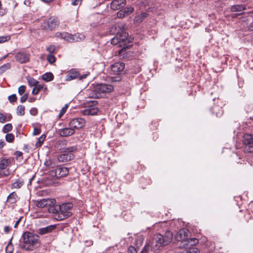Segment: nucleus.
Masks as SVG:
<instances>
[{"mask_svg": "<svg viewBox=\"0 0 253 253\" xmlns=\"http://www.w3.org/2000/svg\"><path fill=\"white\" fill-rule=\"evenodd\" d=\"M172 237V233L169 231H167L164 235L160 233L155 234L150 244L153 253H159L164 247L171 242Z\"/></svg>", "mask_w": 253, "mask_h": 253, "instance_id": "1", "label": "nucleus"}, {"mask_svg": "<svg viewBox=\"0 0 253 253\" xmlns=\"http://www.w3.org/2000/svg\"><path fill=\"white\" fill-rule=\"evenodd\" d=\"M22 238L23 242L20 245V248L25 251H32L40 244L39 235L33 232H24Z\"/></svg>", "mask_w": 253, "mask_h": 253, "instance_id": "2", "label": "nucleus"}, {"mask_svg": "<svg viewBox=\"0 0 253 253\" xmlns=\"http://www.w3.org/2000/svg\"><path fill=\"white\" fill-rule=\"evenodd\" d=\"M114 87L112 85L106 84H98L94 85L90 94V97L94 98H101L106 93L113 91Z\"/></svg>", "mask_w": 253, "mask_h": 253, "instance_id": "3", "label": "nucleus"}, {"mask_svg": "<svg viewBox=\"0 0 253 253\" xmlns=\"http://www.w3.org/2000/svg\"><path fill=\"white\" fill-rule=\"evenodd\" d=\"M73 208V204L71 203H66L59 205L58 207L59 209V215H57L56 219L58 220H62L72 214V213L70 211Z\"/></svg>", "mask_w": 253, "mask_h": 253, "instance_id": "4", "label": "nucleus"}, {"mask_svg": "<svg viewBox=\"0 0 253 253\" xmlns=\"http://www.w3.org/2000/svg\"><path fill=\"white\" fill-rule=\"evenodd\" d=\"M67 145V141L66 140H58L55 144L54 148L56 150L61 152H75L77 150V146H72L66 147Z\"/></svg>", "mask_w": 253, "mask_h": 253, "instance_id": "5", "label": "nucleus"}, {"mask_svg": "<svg viewBox=\"0 0 253 253\" xmlns=\"http://www.w3.org/2000/svg\"><path fill=\"white\" fill-rule=\"evenodd\" d=\"M199 243V240L196 238H192L191 236H189L187 241H185L184 244L181 245L182 249H188L189 250L186 251V253H197L198 250L197 248H192Z\"/></svg>", "mask_w": 253, "mask_h": 253, "instance_id": "6", "label": "nucleus"}, {"mask_svg": "<svg viewBox=\"0 0 253 253\" xmlns=\"http://www.w3.org/2000/svg\"><path fill=\"white\" fill-rule=\"evenodd\" d=\"M68 173L69 169L67 168L57 166L54 169L49 171V175L58 179L67 176Z\"/></svg>", "mask_w": 253, "mask_h": 253, "instance_id": "7", "label": "nucleus"}, {"mask_svg": "<svg viewBox=\"0 0 253 253\" xmlns=\"http://www.w3.org/2000/svg\"><path fill=\"white\" fill-rule=\"evenodd\" d=\"M189 236H191V234L186 228H181L177 232L175 235V239L179 242L178 245L179 248L182 249L181 245L184 244L185 241H187Z\"/></svg>", "mask_w": 253, "mask_h": 253, "instance_id": "8", "label": "nucleus"}, {"mask_svg": "<svg viewBox=\"0 0 253 253\" xmlns=\"http://www.w3.org/2000/svg\"><path fill=\"white\" fill-rule=\"evenodd\" d=\"M59 23V20L57 17H50L42 23V27L45 30L51 31L57 27Z\"/></svg>", "mask_w": 253, "mask_h": 253, "instance_id": "9", "label": "nucleus"}, {"mask_svg": "<svg viewBox=\"0 0 253 253\" xmlns=\"http://www.w3.org/2000/svg\"><path fill=\"white\" fill-rule=\"evenodd\" d=\"M244 151L247 153L253 152V134H245L243 136Z\"/></svg>", "mask_w": 253, "mask_h": 253, "instance_id": "10", "label": "nucleus"}, {"mask_svg": "<svg viewBox=\"0 0 253 253\" xmlns=\"http://www.w3.org/2000/svg\"><path fill=\"white\" fill-rule=\"evenodd\" d=\"M98 109L96 106V102L92 101L88 102L85 105V109L83 111L84 115L93 116L97 114Z\"/></svg>", "mask_w": 253, "mask_h": 253, "instance_id": "11", "label": "nucleus"}, {"mask_svg": "<svg viewBox=\"0 0 253 253\" xmlns=\"http://www.w3.org/2000/svg\"><path fill=\"white\" fill-rule=\"evenodd\" d=\"M125 64L122 62L115 63L111 66V74L114 75H118L125 68Z\"/></svg>", "mask_w": 253, "mask_h": 253, "instance_id": "12", "label": "nucleus"}, {"mask_svg": "<svg viewBox=\"0 0 253 253\" xmlns=\"http://www.w3.org/2000/svg\"><path fill=\"white\" fill-rule=\"evenodd\" d=\"M52 202H55L54 199L43 198L40 200L37 201L36 205L38 208H45V209H47L48 207L50 206V204H52L53 203Z\"/></svg>", "mask_w": 253, "mask_h": 253, "instance_id": "13", "label": "nucleus"}, {"mask_svg": "<svg viewBox=\"0 0 253 253\" xmlns=\"http://www.w3.org/2000/svg\"><path fill=\"white\" fill-rule=\"evenodd\" d=\"M58 156L57 159L60 162H67L73 160L75 158L74 152H62Z\"/></svg>", "mask_w": 253, "mask_h": 253, "instance_id": "14", "label": "nucleus"}, {"mask_svg": "<svg viewBox=\"0 0 253 253\" xmlns=\"http://www.w3.org/2000/svg\"><path fill=\"white\" fill-rule=\"evenodd\" d=\"M16 60L20 63H25L29 61L30 55L26 52H20L15 55Z\"/></svg>", "mask_w": 253, "mask_h": 253, "instance_id": "15", "label": "nucleus"}, {"mask_svg": "<svg viewBox=\"0 0 253 253\" xmlns=\"http://www.w3.org/2000/svg\"><path fill=\"white\" fill-rule=\"evenodd\" d=\"M126 4V0H113L110 4V7L113 10L120 9Z\"/></svg>", "mask_w": 253, "mask_h": 253, "instance_id": "16", "label": "nucleus"}, {"mask_svg": "<svg viewBox=\"0 0 253 253\" xmlns=\"http://www.w3.org/2000/svg\"><path fill=\"white\" fill-rule=\"evenodd\" d=\"M134 11V8L131 7H126L121 9L117 13V16L119 18H123L130 14Z\"/></svg>", "mask_w": 253, "mask_h": 253, "instance_id": "17", "label": "nucleus"}, {"mask_svg": "<svg viewBox=\"0 0 253 253\" xmlns=\"http://www.w3.org/2000/svg\"><path fill=\"white\" fill-rule=\"evenodd\" d=\"M56 37L63 39L68 42H74V35L66 32H57L56 33Z\"/></svg>", "mask_w": 253, "mask_h": 253, "instance_id": "18", "label": "nucleus"}, {"mask_svg": "<svg viewBox=\"0 0 253 253\" xmlns=\"http://www.w3.org/2000/svg\"><path fill=\"white\" fill-rule=\"evenodd\" d=\"M74 128H79V127H63L59 130V134L63 137L72 135L75 132Z\"/></svg>", "mask_w": 253, "mask_h": 253, "instance_id": "19", "label": "nucleus"}, {"mask_svg": "<svg viewBox=\"0 0 253 253\" xmlns=\"http://www.w3.org/2000/svg\"><path fill=\"white\" fill-rule=\"evenodd\" d=\"M117 34H118L119 40L123 45H125L127 42H130V40L127 38L128 35L125 31L122 30L121 32L118 31Z\"/></svg>", "mask_w": 253, "mask_h": 253, "instance_id": "20", "label": "nucleus"}, {"mask_svg": "<svg viewBox=\"0 0 253 253\" xmlns=\"http://www.w3.org/2000/svg\"><path fill=\"white\" fill-rule=\"evenodd\" d=\"M85 121L84 119L79 118H76L72 120L70 123V126L77 127V126H84Z\"/></svg>", "mask_w": 253, "mask_h": 253, "instance_id": "21", "label": "nucleus"}, {"mask_svg": "<svg viewBox=\"0 0 253 253\" xmlns=\"http://www.w3.org/2000/svg\"><path fill=\"white\" fill-rule=\"evenodd\" d=\"M55 228L56 226L55 225H50L45 227L39 229L37 231V232L38 234L42 235L51 232L53 230H54L55 229Z\"/></svg>", "mask_w": 253, "mask_h": 253, "instance_id": "22", "label": "nucleus"}, {"mask_svg": "<svg viewBox=\"0 0 253 253\" xmlns=\"http://www.w3.org/2000/svg\"><path fill=\"white\" fill-rule=\"evenodd\" d=\"M79 77V72L74 69H72L68 72L66 78V81H71L78 78Z\"/></svg>", "mask_w": 253, "mask_h": 253, "instance_id": "23", "label": "nucleus"}, {"mask_svg": "<svg viewBox=\"0 0 253 253\" xmlns=\"http://www.w3.org/2000/svg\"><path fill=\"white\" fill-rule=\"evenodd\" d=\"M52 204H50L47 209L49 212L52 213H57V215H59V209L58 207H59V205L56 204V200H55V202H52Z\"/></svg>", "mask_w": 253, "mask_h": 253, "instance_id": "24", "label": "nucleus"}, {"mask_svg": "<svg viewBox=\"0 0 253 253\" xmlns=\"http://www.w3.org/2000/svg\"><path fill=\"white\" fill-rule=\"evenodd\" d=\"M246 9V6L244 4H237L231 6V11L232 12H239L238 14L240 15L242 12Z\"/></svg>", "mask_w": 253, "mask_h": 253, "instance_id": "25", "label": "nucleus"}, {"mask_svg": "<svg viewBox=\"0 0 253 253\" xmlns=\"http://www.w3.org/2000/svg\"><path fill=\"white\" fill-rule=\"evenodd\" d=\"M211 112L212 114H215L217 117H221L223 113V111L222 108L217 105L214 106L211 109Z\"/></svg>", "mask_w": 253, "mask_h": 253, "instance_id": "26", "label": "nucleus"}, {"mask_svg": "<svg viewBox=\"0 0 253 253\" xmlns=\"http://www.w3.org/2000/svg\"><path fill=\"white\" fill-rule=\"evenodd\" d=\"M24 181L22 178H18L16 181L12 184V188L15 189H19L24 184Z\"/></svg>", "mask_w": 253, "mask_h": 253, "instance_id": "27", "label": "nucleus"}, {"mask_svg": "<svg viewBox=\"0 0 253 253\" xmlns=\"http://www.w3.org/2000/svg\"><path fill=\"white\" fill-rule=\"evenodd\" d=\"M17 194L15 192L11 193L7 198V201L11 204H14L17 202Z\"/></svg>", "mask_w": 253, "mask_h": 253, "instance_id": "28", "label": "nucleus"}, {"mask_svg": "<svg viewBox=\"0 0 253 253\" xmlns=\"http://www.w3.org/2000/svg\"><path fill=\"white\" fill-rule=\"evenodd\" d=\"M44 164L46 168L48 169V171L54 169L56 167L55 166V163L50 159L46 160Z\"/></svg>", "mask_w": 253, "mask_h": 253, "instance_id": "29", "label": "nucleus"}, {"mask_svg": "<svg viewBox=\"0 0 253 253\" xmlns=\"http://www.w3.org/2000/svg\"><path fill=\"white\" fill-rule=\"evenodd\" d=\"M148 15V14L146 12L141 13L140 14L135 17L134 19V22L139 23L142 22Z\"/></svg>", "mask_w": 253, "mask_h": 253, "instance_id": "30", "label": "nucleus"}, {"mask_svg": "<svg viewBox=\"0 0 253 253\" xmlns=\"http://www.w3.org/2000/svg\"><path fill=\"white\" fill-rule=\"evenodd\" d=\"M10 161L8 159H2L0 161V169L3 170L9 165Z\"/></svg>", "mask_w": 253, "mask_h": 253, "instance_id": "31", "label": "nucleus"}, {"mask_svg": "<svg viewBox=\"0 0 253 253\" xmlns=\"http://www.w3.org/2000/svg\"><path fill=\"white\" fill-rule=\"evenodd\" d=\"M45 137H46V135L45 134H43L40 137L37 138V141L35 143V146L36 148H39V147H41Z\"/></svg>", "mask_w": 253, "mask_h": 253, "instance_id": "32", "label": "nucleus"}, {"mask_svg": "<svg viewBox=\"0 0 253 253\" xmlns=\"http://www.w3.org/2000/svg\"><path fill=\"white\" fill-rule=\"evenodd\" d=\"M152 249L151 246L149 243L146 244L140 253H154Z\"/></svg>", "mask_w": 253, "mask_h": 253, "instance_id": "33", "label": "nucleus"}, {"mask_svg": "<svg viewBox=\"0 0 253 253\" xmlns=\"http://www.w3.org/2000/svg\"><path fill=\"white\" fill-rule=\"evenodd\" d=\"M53 75L51 73H46L42 76V79L46 82H50L53 79Z\"/></svg>", "mask_w": 253, "mask_h": 253, "instance_id": "34", "label": "nucleus"}, {"mask_svg": "<svg viewBox=\"0 0 253 253\" xmlns=\"http://www.w3.org/2000/svg\"><path fill=\"white\" fill-rule=\"evenodd\" d=\"M119 39H120L119 38V35H118V34H117L115 37H114V38H113L111 39V44H112L113 45L119 44V46H122L123 45V44L121 43V41H120Z\"/></svg>", "mask_w": 253, "mask_h": 253, "instance_id": "35", "label": "nucleus"}, {"mask_svg": "<svg viewBox=\"0 0 253 253\" xmlns=\"http://www.w3.org/2000/svg\"><path fill=\"white\" fill-rule=\"evenodd\" d=\"M27 80L28 84L30 86H35L38 84V82L37 80H36L35 79L31 77H27Z\"/></svg>", "mask_w": 253, "mask_h": 253, "instance_id": "36", "label": "nucleus"}, {"mask_svg": "<svg viewBox=\"0 0 253 253\" xmlns=\"http://www.w3.org/2000/svg\"><path fill=\"white\" fill-rule=\"evenodd\" d=\"M85 39V36L82 34L77 33L74 35V42H79Z\"/></svg>", "mask_w": 253, "mask_h": 253, "instance_id": "37", "label": "nucleus"}, {"mask_svg": "<svg viewBox=\"0 0 253 253\" xmlns=\"http://www.w3.org/2000/svg\"><path fill=\"white\" fill-rule=\"evenodd\" d=\"M43 86V85L42 84H37L35 86H34V87L33 88L32 92V94L34 95L38 94L41 89L42 88Z\"/></svg>", "mask_w": 253, "mask_h": 253, "instance_id": "38", "label": "nucleus"}, {"mask_svg": "<svg viewBox=\"0 0 253 253\" xmlns=\"http://www.w3.org/2000/svg\"><path fill=\"white\" fill-rule=\"evenodd\" d=\"M25 107L22 105H19L17 108V114L19 116H23L25 114Z\"/></svg>", "mask_w": 253, "mask_h": 253, "instance_id": "39", "label": "nucleus"}, {"mask_svg": "<svg viewBox=\"0 0 253 253\" xmlns=\"http://www.w3.org/2000/svg\"><path fill=\"white\" fill-rule=\"evenodd\" d=\"M5 139L8 142H12L14 140V135L12 133H7L5 135Z\"/></svg>", "mask_w": 253, "mask_h": 253, "instance_id": "40", "label": "nucleus"}, {"mask_svg": "<svg viewBox=\"0 0 253 253\" xmlns=\"http://www.w3.org/2000/svg\"><path fill=\"white\" fill-rule=\"evenodd\" d=\"M46 59L50 64H52L55 61V57L51 54L47 55Z\"/></svg>", "mask_w": 253, "mask_h": 253, "instance_id": "41", "label": "nucleus"}, {"mask_svg": "<svg viewBox=\"0 0 253 253\" xmlns=\"http://www.w3.org/2000/svg\"><path fill=\"white\" fill-rule=\"evenodd\" d=\"M11 65L9 63H7L0 67V70L2 72L5 71L6 70L10 69Z\"/></svg>", "mask_w": 253, "mask_h": 253, "instance_id": "42", "label": "nucleus"}, {"mask_svg": "<svg viewBox=\"0 0 253 253\" xmlns=\"http://www.w3.org/2000/svg\"><path fill=\"white\" fill-rule=\"evenodd\" d=\"M8 99L10 103H14L17 100V97L15 94H13L9 95L8 97Z\"/></svg>", "mask_w": 253, "mask_h": 253, "instance_id": "43", "label": "nucleus"}, {"mask_svg": "<svg viewBox=\"0 0 253 253\" xmlns=\"http://www.w3.org/2000/svg\"><path fill=\"white\" fill-rule=\"evenodd\" d=\"M127 252V253H137V249L133 246H130Z\"/></svg>", "mask_w": 253, "mask_h": 253, "instance_id": "44", "label": "nucleus"}, {"mask_svg": "<svg viewBox=\"0 0 253 253\" xmlns=\"http://www.w3.org/2000/svg\"><path fill=\"white\" fill-rule=\"evenodd\" d=\"M10 39L9 36L0 37V43L5 42L8 41Z\"/></svg>", "mask_w": 253, "mask_h": 253, "instance_id": "45", "label": "nucleus"}, {"mask_svg": "<svg viewBox=\"0 0 253 253\" xmlns=\"http://www.w3.org/2000/svg\"><path fill=\"white\" fill-rule=\"evenodd\" d=\"M244 217H245L246 220L247 222H248L249 221V220L251 219L252 218V213H251L250 212H249L248 211H246V213L244 214Z\"/></svg>", "mask_w": 253, "mask_h": 253, "instance_id": "46", "label": "nucleus"}, {"mask_svg": "<svg viewBox=\"0 0 253 253\" xmlns=\"http://www.w3.org/2000/svg\"><path fill=\"white\" fill-rule=\"evenodd\" d=\"M13 245H7L5 248L6 253H12L13 251Z\"/></svg>", "mask_w": 253, "mask_h": 253, "instance_id": "47", "label": "nucleus"}, {"mask_svg": "<svg viewBox=\"0 0 253 253\" xmlns=\"http://www.w3.org/2000/svg\"><path fill=\"white\" fill-rule=\"evenodd\" d=\"M68 108V105H65L60 110L59 114V118L61 117L63 114L65 113Z\"/></svg>", "mask_w": 253, "mask_h": 253, "instance_id": "48", "label": "nucleus"}, {"mask_svg": "<svg viewBox=\"0 0 253 253\" xmlns=\"http://www.w3.org/2000/svg\"><path fill=\"white\" fill-rule=\"evenodd\" d=\"M26 86L25 85H21L18 88V93L20 95H22L25 91Z\"/></svg>", "mask_w": 253, "mask_h": 253, "instance_id": "49", "label": "nucleus"}, {"mask_svg": "<svg viewBox=\"0 0 253 253\" xmlns=\"http://www.w3.org/2000/svg\"><path fill=\"white\" fill-rule=\"evenodd\" d=\"M55 50V46L54 45H50L47 47V50L51 54L54 52Z\"/></svg>", "mask_w": 253, "mask_h": 253, "instance_id": "50", "label": "nucleus"}, {"mask_svg": "<svg viewBox=\"0 0 253 253\" xmlns=\"http://www.w3.org/2000/svg\"><path fill=\"white\" fill-rule=\"evenodd\" d=\"M34 131L33 132V134L34 135H36L39 134L41 131V127H34Z\"/></svg>", "mask_w": 253, "mask_h": 253, "instance_id": "51", "label": "nucleus"}, {"mask_svg": "<svg viewBox=\"0 0 253 253\" xmlns=\"http://www.w3.org/2000/svg\"><path fill=\"white\" fill-rule=\"evenodd\" d=\"M28 97V94L26 93V94H24L20 98V102L21 103L25 102L27 100Z\"/></svg>", "mask_w": 253, "mask_h": 253, "instance_id": "52", "label": "nucleus"}, {"mask_svg": "<svg viewBox=\"0 0 253 253\" xmlns=\"http://www.w3.org/2000/svg\"><path fill=\"white\" fill-rule=\"evenodd\" d=\"M83 0H72V4L73 5H80Z\"/></svg>", "mask_w": 253, "mask_h": 253, "instance_id": "53", "label": "nucleus"}, {"mask_svg": "<svg viewBox=\"0 0 253 253\" xmlns=\"http://www.w3.org/2000/svg\"><path fill=\"white\" fill-rule=\"evenodd\" d=\"M30 114L33 116H35L38 113V110L35 108H32L30 110Z\"/></svg>", "mask_w": 253, "mask_h": 253, "instance_id": "54", "label": "nucleus"}, {"mask_svg": "<svg viewBox=\"0 0 253 253\" xmlns=\"http://www.w3.org/2000/svg\"><path fill=\"white\" fill-rule=\"evenodd\" d=\"M6 117L3 114L0 113V122L4 123L6 121Z\"/></svg>", "mask_w": 253, "mask_h": 253, "instance_id": "55", "label": "nucleus"}, {"mask_svg": "<svg viewBox=\"0 0 253 253\" xmlns=\"http://www.w3.org/2000/svg\"><path fill=\"white\" fill-rule=\"evenodd\" d=\"M14 155L15 156V157L17 158L21 157L22 159H23V157H22L23 153L21 151H15L14 153Z\"/></svg>", "mask_w": 253, "mask_h": 253, "instance_id": "56", "label": "nucleus"}, {"mask_svg": "<svg viewBox=\"0 0 253 253\" xmlns=\"http://www.w3.org/2000/svg\"><path fill=\"white\" fill-rule=\"evenodd\" d=\"M0 174L3 176H7L9 174V172L8 170H6V171L0 170Z\"/></svg>", "mask_w": 253, "mask_h": 253, "instance_id": "57", "label": "nucleus"}, {"mask_svg": "<svg viewBox=\"0 0 253 253\" xmlns=\"http://www.w3.org/2000/svg\"><path fill=\"white\" fill-rule=\"evenodd\" d=\"M13 127H3L2 132L4 133H8L12 130Z\"/></svg>", "mask_w": 253, "mask_h": 253, "instance_id": "58", "label": "nucleus"}, {"mask_svg": "<svg viewBox=\"0 0 253 253\" xmlns=\"http://www.w3.org/2000/svg\"><path fill=\"white\" fill-rule=\"evenodd\" d=\"M89 75V73H88L87 74H83V75H81V76L79 75V77H78V78L80 80H83L84 79H85Z\"/></svg>", "mask_w": 253, "mask_h": 253, "instance_id": "59", "label": "nucleus"}, {"mask_svg": "<svg viewBox=\"0 0 253 253\" xmlns=\"http://www.w3.org/2000/svg\"><path fill=\"white\" fill-rule=\"evenodd\" d=\"M247 30L250 31H253V22L247 26Z\"/></svg>", "mask_w": 253, "mask_h": 253, "instance_id": "60", "label": "nucleus"}, {"mask_svg": "<svg viewBox=\"0 0 253 253\" xmlns=\"http://www.w3.org/2000/svg\"><path fill=\"white\" fill-rule=\"evenodd\" d=\"M11 230V228L8 226H5L4 228V231L6 233H9Z\"/></svg>", "mask_w": 253, "mask_h": 253, "instance_id": "61", "label": "nucleus"}, {"mask_svg": "<svg viewBox=\"0 0 253 253\" xmlns=\"http://www.w3.org/2000/svg\"><path fill=\"white\" fill-rule=\"evenodd\" d=\"M21 219V217L19 218L15 222V224H14V228H17L18 225H19L20 222V220Z\"/></svg>", "mask_w": 253, "mask_h": 253, "instance_id": "62", "label": "nucleus"}, {"mask_svg": "<svg viewBox=\"0 0 253 253\" xmlns=\"http://www.w3.org/2000/svg\"><path fill=\"white\" fill-rule=\"evenodd\" d=\"M5 13V10L3 8H0V16H3Z\"/></svg>", "mask_w": 253, "mask_h": 253, "instance_id": "63", "label": "nucleus"}, {"mask_svg": "<svg viewBox=\"0 0 253 253\" xmlns=\"http://www.w3.org/2000/svg\"><path fill=\"white\" fill-rule=\"evenodd\" d=\"M4 145H5V142L3 141L0 140V148H2L4 146Z\"/></svg>", "mask_w": 253, "mask_h": 253, "instance_id": "64", "label": "nucleus"}]
</instances>
